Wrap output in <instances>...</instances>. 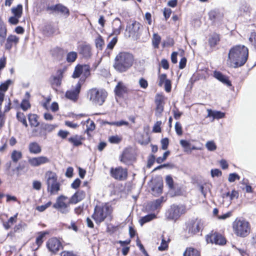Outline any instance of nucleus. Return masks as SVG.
<instances>
[{
	"label": "nucleus",
	"instance_id": "f257e3e1",
	"mask_svg": "<svg viewBox=\"0 0 256 256\" xmlns=\"http://www.w3.org/2000/svg\"><path fill=\"white\" fill-rule=\"evenodd\" d=\"M248 56V50L246 47L243 45L236 46L230 50L227 64L233 68L241 66L246 62Z\"/></svg>",
	"mask_w": 256,
	"mask_h": 256
},
{
	"label": "nucleus",
	"instance_id": "f03ea898",
	"mask_svg": "<svg viewBox=\"0 0 256 256\" xmlns=\"http://www.w3.org/2000/svg\"><path fill=\"white\" fill-rule=\"evenodd\" d=\"M133 56L127 52H120L116 56L113 64L114 68L119 72H126L133 64Z\"/></svg>",
	"mask_w": 256,
	"mask_h": 256
},
{
	"label": "nucleus",
	"instance_id": "7ed1b4c3",
	"mask_svg": "<svg viewBox=\"0 0 256 256\" xmlns=\"http://www.w3.org/2000/svg\"><path fill=\"white\" fill-rule=\"evenodd\" d=\"M232 229L236 236L245 238L250 233V225L249 222L246 220L236 218L232 222Z\"/></svg>",
	"mask_w": 256,
	"mask_h": 256
},
{
	"label": "nucleus",
	"instance_id": "20e7f679",
	"mask_svg": "<svg viewBox=\"0 0 256 256\" xmlns=\"http://www.w3.org/2000/svg\"><path fill=\"white\" fill-rule=\"evenodd\" d=\"M107 96L106 92L103 90L93 88L88 90V98L94 104L102 106Z\"/></svg>",
	"mask_w": 256,
	"mask_h": 256
},
{
	"label": "nucleus",
	"instance_id": "39448f33",
	"mask_svg": "<svg viewBox=\"0 0 256 256\" xmlns=\"http://www.w3.org/2000/svg\"><path fill=\"white\" fill-rule=\"evenodd\" d=\"M70 204H72L70 198L65 196L60 195L56 198V202L52 206L60 213L67 214L70 210Z\"/></svg>",
	"mask_w": 256,
	"mask_h": 256
},
{
	"label": "nucleus",
	"instance_id": "423d86ee",
	"mask_svg": "<svg viewBox=\"0 0 256 256\" xmlns=\"http://www.w3.org/2000/svg\"><path fill=\"white\" fill-rule=\"evenodd\" d=\"M186 208L185 206L183 205L173 204L166 211V217L168 220L176 222L180 216L185 214Z\"/></svg>",
	"mask_w": 256,
	"mask_h": 256
},
{
	"label": "nucleus",
	"instance_id": "0eeeda50",
	"mask_svg": "<svg viewBox=\"0 0 256 256\" xmlns=\"http://www.w3.org/2000/svg\"><path fill=\"white\" fill-rule=\"evenodd\" d=\"M112 212V208L108 206L105 205L103 206H96L92 218L96 223H100L103 222L108 216Z\"/></svg>",
	"mask_w": 256,
	"mask_h": 256
},
{
	"label": "nucleus",
	"instance_id": "6e6552de",
	"mask_svg": "<svg viewBox=\"0 0 256 256\" xmlns=\"http://www.w3.org/2000/svg\"><path fill=\"white\" fill-rule=\"evenodd\" d=\"M48 190L51 194H55L60 190V184L57 181V176L56 173L48 171L46 174Z\"/></svg>",
	"mask_w": 256,
	"mask_h": 256
},
{
	"label": "nucleus",
	"instance_id": "1a4fd4ad",
	"mask_svg": "<svg viewBox=\"0 0 256 256\" xmlns=\"http://www.w3.org/2000/svg\"><path fill=\"white\" fill-rule=\"evenodd\" d=\"M204 222L201 219H195L191 220L188 224L187 230L188 233L190 235H194L204 228Z\"/></svg>",
	"mask_w": 256,
	"mask_h": 256
},
{
	"label": "nucleus",
	"instance_id": "9d476101",
	"mask_svg": "<svg viewBox=\"0 0 256 256\" xmlns=\"http://www.w3.org/2000/svg\"><path fill=\"white\" fill-rule=\"evenodd\" d=\"M110 174L114 178L119 180H125L128 176L127 169L124 168L122 166L116 168H111L110 170Z\"/></svg>",
	"mask_w": 256,
	"mask_h": 256
},
{
	"label": "nucleus",
	"instance_id": "9b49d317",
	"mask_svg": "<svg viewBox=\"0 0 256 256\" xmlns=\"http://www.w3.org/2000/svg\"><path fill=\"white\" fill-rule=\"evenodd\" d=\"M82 84L78 82L74 86H72V88L68 90L65 94V96L68 100L76 102L78 98Z\"/></svg>",
	"mask_w": 256,
	"mask_h": 256
},
{
	"label": "nucleus",
	"instance_id": "f8f14e48",
	"mask_svg": "<svg viewBox=\"0 0 256 256\" xmlns=\"http://www.w3.org/2000/svg\"><path fill=\"white\" fill-rule=\"evenodd\" d=\"M206 240L208 243L219 245H224L226 243L225 238L221 234L216 232L208 234L206 237Z\"/></svg>",
	"mask_w": 256,
	"mask_h": 256
},
{
	"label": "nucleus",
	"instance_id": "ddd939ff",
	"mask_svg": "<svg viewBox=\"0 0 256 256\" xmlns=\"http://www.w3.org/2000/svg\"><path fill=\"white\" fill-rule=\"evenodd\" d=\"M46 246L53 254H56L62 247L60 241L56 238H52L46 242Z\"/></svg>",
	"mask_w": 256,
	"mask_h": 256
},
{
	"label": "nucleus",
	"instance_id": "4468645a",
	"mask_svg": "<svg viewBox=\"0 0 256 256\" xmlns=\"http://www.w3.org/2000/svg\"><path fill=\"white\" fill-rule=\"evenodd\" d=\"M155 104H156L155 116L156 117H161L164 108V97L157 94L155 99Z\"/></svg>",
	"mask_w": 256,
	"mask_h": 256
},
{
	"label": "nucleus",
	"instance_id": "2eb2a0df",
	"mask_svg": "<svg viewBox=\"0 0 256 256\" xmlns=\"http://www.w3.org/2000/svg\"><path fill=\"white\" fill-rule=\"evenodd\" d=\"M50 160L46 156H40L30 158L28 160V164L32 166L36 167L40 165L48 163Z\"/></svg>",
	"mask_w": 256,
	"mask_h": 256
},
{
	"label": "nucleus",
	"instance_id": "dca6fc26",
	"mask_svg": "<svg viewBox=\"0 0 256 256\" xmlns=\"http://www.w3.org/2000/svg\"><path fill=\"white\" fill-rule=\"evenodd\" d=\"M140 23L136 21H132V23H129L126 26V30L128 31L130 35H134L138 33L142 27Z\"/></svg>",
	"mask_w": 256,
	"mask_h": 256
},
{
	"label": "nucleus",
	"instance_id": "f3484780",
	"mask_svg": "<svg viewBox=\"0 0 256 256\" xmlns=\"http://www.w3.org/2000/svg\"><path fill=\"white\" fill-rule=\"evenodd\" d=\"M28 150L30 154H38L42 152V146L36 142H31L28 144Z\"/></svg>",
	"mask_w": 256,
	"mask_h": 256
},
{
	"label": "nucleus",
	"instance_id": "a211bd4d",
	"mask_svg": "<svg viewBox=\"0 0 256 256\" xmlns=\"http://www.w3.org/2000/svg\"><path fill=\"white\" fill-rule=\"evenodd\" d=\"M86 192L84 190H78L70 198L72 204H76L85 198Z\"/></svg>",
	"mask_w": 256,
	"mask_h": 256
},
{
	"label": "nucleus",
	"instance_id": "6ab92c4d",
	"mask_svg": "<svg viewBox=\"0 0 256 256\" xmlns=\"http://www.w3.org/2000/svg\"><path fill=\"white\" fill-rule=\"evenodd\" d=\"M163 182L162 180H158L152 188V194L157 196L161 194L162 192Z\"/></svg>",
	"mask_w": 256,
	"mask_h": 256
},
{
	"label": "nucleus",
	"instance_id": "aec40b11",
	"mask_svg": "<svg viewBox=\"0 0 256 256\" xmlns=\"http://www.w3.org/2000/svg\"><path fill=\"white\" fill-rule=\"evenodd\" d=\"M19 41V38L14 35H10L8 36L6 42L5 44V48L6 50H10L12 44H16Z\"/></svg>",
	"mask_w": 256,
	"mask_h": 256
},
{
	"label": "nucleus",
	"instance_id": "412c9836",
	"mask_svg": "<svg viewBox=\"0 0 256 256\" xmlns=\"http://www.w3.org/2000/svg\"><path fill=\"white\" fill-rule=\"evenodd\" d=\"M214 76L226 86H231V82L228 79V77L223 75L220 72L215 71L214 72Z\"/></svg>",
	"mask_w": 256,
	"mask_h": 256
},
{
	"label": "nucleus",
	"instance_id": "4be33fe9",
	"mask_svg": "<svg viewBox=\"0 0 256 256\" xmlns=\"http://www.w3.org/2000/svg\"><path fill=\"white\" fill-rule=\"evenodd\" d=\"M83 138L80 136L74 135L68 138V141L74 146H78L82 144Z\"/></svg>",
	"mask_w": 256,
	"mask_h": 256
},
{
	"label": "nucleus",
	"instance_id": "5701e85b",
	"mask_svg": "<svg viewBox=\"0 0 256 256\" xmlns=\"http://www.w3.org/2000/svg\"><path fill=\"white\" fill-rule=\"evenodd\" d=\"M126 88L122 82H118L115 88L114 92L116 96H122L126 92Z\"/></svg>",
	"mask_w": 256,
	"mask_h": 256
},
{
	"label": "nucleus",
	"instance_id": "b1692460",
	"mask_svg": "<svg viewBox=\"0 0 256 256\" xmlns=\"http://www.w3.org/2000/svg\"><path fill=\"white\" fill-rule=\"evenodd\" d=\"M80 53L84 57L88 58L91 54V48L89 45L82 44L79 48Z\"/></svg>",
	"mask_w": 256,
	"mask_h": 256
},
{
	"label": "nucleus",
	"instance_id": "393cba45",
	"mask_svg": "<svg viewBox=\"0 0 256 256\" xmlns=\"http://www.w3.org/2000/svg\"><path fill=\"white\" fill-rule=\"evenodd\" d=\"M112 26L114 34L116 35L119 34L122 29V22L119 18H116L114 20Z\"/></svg>",
	"mask_w": 256,
	"mask_h": 256
},
{
	"label": "nucleus",
	"instance_id": "a878e982",
	"mask_svg": "<svg viewBox=\"0 0 256 256\" xmlns=\"http://www.w3.org/2000/svg\"><path fill=\"white\" fill-rule=\"evenodd\" d=\"M207 117H212L213 120L214 118L220 119L224 117L225 114L220 111H213L211 110H208Z\"/></svg>",
	"mask_w": 256,
	"mask_h": 256
},
{
	"label": "nucleus",
	"instance_id": "bb28decb",
	"mask_svg": "<svg viewBox=\"0 0 256 256\" xmlns=\"http://www.w3.org/2000/svg\"><path fill=\"white\" fill-rule=\"evenodd\" d=\"M50 9L52 10L60 12L62 14H66V16L69 15V10L67 8L60 4L52 6Z\"/></svg>",
	"mask_w": 256,
	"mask_h": 256
},
{
	"label": "nucleus",
	"instance_id": "cd10ccee",
	"mask_svg": "<svg viewBox=\"0 0 256 256\" xmlns=\"http://www.w3.org/2000/svg\"><path fill=\"white\" fill-rule=\"evenodd\" d=\"M252 8L247 4H243L241 5L239 9V13L242 16L249 15L250 13Z\"/></svg>",
	"mask_w": 256,
	"mask_h": 256
},
{
	"label": "nucleus",
	"instance_id": "c85d7f7f",
	"mask_svg": "<svg viewBox=\"0 0 256 256\" xmlns=\"http://www.w3.org/2000/svg\"><path fill=\"white\" fill-rule=\"evenodd\" d=\"M22 158V152L16 150H13L10 154L12 160L14 163H16Z\"/></svg>",
	"mask_w": 256,
	"mask_h": 256
},
{
	"label": "nucleus",
	"instance_id": "c756f323",
	"mask_svg": "<svg viewBox=\"0 0 256 256\" xmlns=\"http://www.w3.org/2000/svg\"><path fill=\"white\" fill-rule=\"evenodd\" d=\"M28 119L32 127H38L39 125L38 116L36 114H30L28 115Z\"/></svg>",
	"mask_w": 256,
	"mask_h": 256
},
{
	"label": "nucleus",
	"instance_id": "7c9ffc66",
	"mask_svg": "<svg viewBox=\"0 0 256 256\" xmlns=\"http://www.w3.org/2000/svg\"><path fill=\"white\" fill-rule=\"evenodd\" d=\"M200 252L196 248L192 247L186 248L184 252L183 256H200Z\"/></svg>",
	"mask_w": 256,
	"mask_h": 256
},
{
	"label": "nucleus",
	"instance_id": "2f4dec72",
	"mask_svg": "<svg viewBox=\"0 0 256 256\" xmlns=\"http://www.w3.org/2000/svg\"><path fill=\"white\" fill-rule=\"evenodd\" d=\"M81 68L82 71V76L80 80H84L88 76H90V66L87 64L81 65Z\"/></svg>",
	"mask_w": 256,
	"mask_h": 256
},
{
	"label": "nucleus",
	"instance_id": "473e14b6",
	"mask_svg": "<svg viewBox=\"0 0 256 256\" xmlns=\"http://www.w3.org/2000/svg\"><path fill=\"white\" fill-rule=\"evenodd\" d=\"M162 242L160 245L158 247V250L160 251H163L167 250L168 248V242L170 241V239L168 238H166L162 236Z\"/></svg>",
	"mask_w": 256,
	"mask_h": 256
},
{
	"label": "nucleus",
	"instance_id": "72a5a7b5",
	"mask_svg": "<svg viewBox=\"0 0 256 256\" xmlns=\"http://www.w3.org/2000/svg\"><path fill=\"white\" fill-rule=\"evenodd\" d=\"M164 201V197H161L156 200L152 202L150 204V208L152 210H156L160 207L162 203Z\"/></svg>",
	"mask_w": 256,
	"mask_h": 256
},
{
	"label": "nucleus",
	"instance_id": "f704fd0d",
	"mask_svg": "<svg viewBox=\"0 0 256 256\" xmlns=\"http://www.w3.org/2000/svg\"><path fill=\"white\" fill-rule=\"evenodd\" d=\"M156 218V216L154 214H148L142 217L140 220V222L142 226L144 224L149 222Z\"/></svg>",
	"mask_w": 256,
	"mask_h": 256
},
{
	"label": "nucleus",
	"instance_id": "c9c22d12",
	"mask_svg": "<svg viewBox=\"0 0 256 256\" xmlns=\"http://www.w3.org/2000/svg\"><path fill=\"white\" fill-rule=\"evenodd\" d=\"M48 234L47 232H38V236L36 238V243L38 248L44 242V238L45 237L46 234Z\"/></svg>",
	"mask_w": 256,
	"mask_h": 256
},
{
	"label": "nucleus",
	"instance_id": "e433bc0d",
	"mask_svg": "<svg viewBox=\"0 0 256 256\" xmlns=\"http://www.w3.org/2000/svg\"><path fill=\"white\" fill-rule=\"evenodd\" d=\"M219 40V35L216 34H214L209 38L208 42L211 47H214L217 44Z\"/></svg>",
	"mask_w": 256,
	"mask_h": 256
},
{
	"label": "nucleus",
	"instance_id": "4c0bfd02",
	"mask_svg": "<svg viewBox=\"0 0 256 256\" xmlns=\"http://www.w3.org/2000/svg\"><path fill=\"white\" fill-rule=\"evenodd\" d=\"M12 12L14 14V16L18 18H20L22 12V6L18 4L16 7L12 8Z\"/></svg>",
	"mask_w": 256,
	"mask_h": 256
},
{
	"label": "nucleus",
	"instance_id": "58836bf2",
	"mask_svg": "<svg viewBox=\"0 0 256 256\" xmlns=\"http://www.w3.org/2000/svg\"><path fill=\"white\" fill-rule=\"evenodd\" d=\"M16 117L17 120L20 122H22L25 127H28V124L26 122V118L23 112H17Z\"/></svg>",
	"mask_w": 256,
	"mask_h": 256
},
{
	"label": "nucleus",
	"instance_id": "ea45409f",
	"mask_svg": "<svg viewBox=\"0 0 256 256\" xmlns=\"http://www.w3.org/2000/svg\"><path fill=\"white\" fill-rule=\"evenodd\" d=\"M104 123L109 124L110 126H114L118 127H120L123 126H128L129 124V123L128 122L124 120H121L120 121L118 122H105Z\"/></svg>",
	"mask_w": 256,
	"mask_h": 256
},
{
	"label": "nucleus",
	"instance_id": "a19ab883",
	"mask_svg": "<svg viewBox=\"0 0 256 256\" xmlns=\"http://www.w3.org/2000/svg\"><path fill=\"white\" fill-rule=\"evenodd\" d=\"M32 132L34 136H46V133L42 130V127L34 128L32 130Z\"/></svg>",
	"mask_w": 256,
	"mask_h": 256
},
{
	"label": "nucleus",
	"instance_id": "79ce46f5",
	"mask_svg": "<svg viewBox=\"0 0 256 256\" xmlns=\"http://www.w3.org/2000/svg\"><path fill=\"white\" fill-rule=\"evenodd\" d=\"M84 124L86 125V131L88 133L89 132L93 131L95 129V124L94 122L90 119H88L86 121Z\"/></svg>",
	"mask_w": 256,
	"mask_h": 256
},
{
	"label": "nucleus",
	"instance_id": "37998d69",
	"mask_svg": "<svg viewBox=\"0 0 256 256\" xmlns=\"http://www.w3.org/2000/svg\"><path fill=\"white\" fill-rule=\"evenodd\" d=\"M18 214L10 218L7 222H4L3 226L6 230L9 229L12 225L16 222V218Z\"/></svg>",
	"mask_w": 256,
	"mask_h": 256
},
{
	"label": "nucleus",
	"instance_id": "c03bdc74",
	"mask_svg": "<svg viewBox=\"0 0 256 256\" xmlns=\"http://www.w3.org/2000/svg\"><path fill=\"white\" fill-rule=\"evenodd\" d=\"M224 198H230V200H232L234 198H237L238 196V193L235 190H232L231 192H228L223 194Z\"/></svg>",
	"mask_w": 256,
	"mask_h": 256
},
{
	"label": "nucleus",
	"instance_id": "a18cd8bd",
	"mask_svg": "<svg viewBox=\"0 0 256 256\" xmlns=\"http://www.w3.org/2000/svg\"><path fill=\"white\" fill-rule=\"evenodd\" d=\"M77 53L74 52H70L67 54L66 61L68 62H74L77 58Z\"/></svg>",
	"mask_w": 256,
	"mask_h": 256
},
{
	"label": "nucleus",
	"instance_id": "49530a36",
	"mask_svg": "<svg viewBox=\"0 0 256 256\" xmlns=\"http://www.w3.org/2000/svg\"><path fill=\"white\" fill-rule=\"evenodd\" d=\"M161 38L157 34H154L152 37V44L155 48L158 47L159 44L160 42Z\"/></svg>",
	"mask_w": 256,
	"mask_h": 256
},
{
	"label": "nucleus",
	"instance_id": "de8ad7c7",
	"mask_svg": "<svg viewBox=\"0 0 256 256\" xmlns=\"http://www.w3.org/2000/svg\"><path fill=\"white\" fill-rule=\"evenodd\" d=\"M81 74H82L81 65L78 64L75 67L72 76L74 78H78Z\"/></svg>",
	"mask_w": 256,
	"mask_h": 256
},
{
	"label": "nucleus",
	"instance_id": "09e8293b",
	"mask_svg": "<svg viewBox=\"0 0 256 256\" xmlns=\"http://www.w3.org/2000/svg\"><path fill=\"white\" fill-rule=\"evenodd\" d=\"M95 43L96 48L102 50L104 45V41L100 36L98 35V37L96 39Z\"/></svg>",
	"mask_w": 256,
	"mask_h": 256
},
{
	"label": "nucleus",
	"instance_id": "8fccbe9b",
	"mask_svg": "<svg viewBox=\"0 0 256 256\" xmlns=\"http://www.w3.org/2000/svg\"><path fill=\"white\" fill-rule=\"evenodd\" d=\"M122 137L118 135L112 136H110L108 138L109 142L112 144H118L122 141Z\"/></svg>",
	"mask_w": 256,
	"mask_h": 256
},
{
	"label": "nucleus",
	"instance_id": "3c124183",
	"mask_svg": "<svg viewBox=\"0 0 256 256\" xmlns=\"http://www.w3.org/2000/svg\"><path fill=\"white\" fill-rule=\"evenodd\" d=\"M206 147L210 151H214L216 149V145L213 140L208 141L206 144Z\"/></svg>",
	"mask_w": 256,
	"mask_h": 256
},
{
	"label": "nucleus",
	"instance_id": "603ef678",
	"mask_svg": "<svg viewBox=\"0 0 256 256\" xmlns=\"http://www.w3.org/2000/svg\"><path fill=\"white\" fill-rule=\"evenodd\" d=\"M158 86H162L168 80L167 78V76L166 74H160L158 78Z\"/></svg>",
	"mask_w": 256,
	"mask_h": 256
},
{
	"label": "nucleus",
	"instance_id": "864d4df0",
	"mask_svg": "<svg viewBox=\"0 0 256 256\" xmlns=\"http://www.w3.org/2000/svg\"><path fill=\"white\" fill-rule=\"evenodd\" d=\"M180 144L184 148L185 152L190 150V144L188 141L182 140H180Z\"/></svg>",
	"mask_w": 256,
	"mask_h": 256
},
{
	"label": "nucleus",
	"instance_id": "5fc2aeb1",
	"mask_svg": "<svg viewBox=\"0 0 256 256\" xmlns=\"http://www.w3.org/2000/svg\"><path fill=\"white\" fill-rule=\"evenodd\" d=\"M52 204L51 202H48L46 204L38 206L36 208V210L40 212L44 211L47 208L50 207Z\"/></svg>",
	"mask_w": 256,
	"mask_h": 256
},
{
	"label": "nucleus",
	"instance_id": "6e6d98bb",
	"mask_svg": "<svg viewBox=\"0 0 256 256\" xmlns=\"http://www.w3.org/2000/svg\"><path fill=\"white\" fill-rule=\"evenodd\" d=\"M30 106V104L29 102L26 100H24L20 104V107L24 111L28 110Z\"/></svg>",
	"mask_w": 256,
	"mask_h": 256
},
{
	"label": "nucleus",
	"instance_id": "4d7b16f0",
	"mask_svg": "<svg viewBox=\"0 0 256 256\" xmlns=\"http://www.w3.org/2000/svg\"><path fill=\"white\" fill-rule=\"evenodd\" d=\"M240 176L236 173H232L229 174L228 180L230 182H234L236 180H239Z\"/></svg>",
	"mask_w": 256,
	"mask_h": 256
},
{
	"label": "nucleus",
	"instance_id": "13d9d810",
	"mask_svg": "<svg viewBox=\"0 0 256 256\" xmlns=\"http://www.w3.org/2000/svg\"><path fill=\"white\" fill-rule=\"evenodd\" d=\"M166 184L170 188H174V180L170 176H167L166 178Z\"/></svg>",
	"mask_w": 256,
	"mask_h": 256
},
{
	"label": "nucleus",
	"instance_id": "bf43d9fd",
	"mask_svg": "<svg viewBox=\"0 0 256 256\" xmlns=\"http://www.w3.org/2000/svg\"><path fill=\"white\" fill-rule=\"evenodd\" d=\"M249 41L256 48V32H252L249 38Z\"/></svg>",
	"mask_w": 256,
	"mask_h": 256
},
{
	"label": "nucleus",
	"instance_id": "052dcab7",
	"mask_svg": "<svg viewBox=\"0 0 256 256\" xmlns=\"http://www.w3.org/2000/svg\"><path fill=\"white\" fill-rule=\"evenodd\" d=\"M162 124L161 121L156 122L153 127V132H161L160 126Z\"/></svg>",
	"mask_w": 256,
	"mask_h": 256
},
{
	"label": "nucleus",
	"instance_id": "680f3d73",
	"mask_svg": "<svg viewBox=\"0 0 256 256\" xmlns=\"http://www.w3.org/2000/svg\"><path fill=\"white\" fill-rule=\"evenodd\" d=\"M169 154H170L169 151H166V152H164L163 154V156L162 157H158L157 158L156 162L158 164H160V163L166 160L167 156L169 155Z\"/></svg>",
	"mask_w": 256,
	"mask_h": 256
},
{
	"label": "nucleus",
	"instance_id": "e2e57ef3",
	"mask_svg": "<svg viewBox=\"0 0 256 256\" xmlns=\"http://www.w3.org/2000/svg\"><path fill=\"white\" fill-rule=\"evenodd\" d=\"M175 130L176 134L180 136L182 134V127L180 122H176L175 124Z\"/></svg>",
	"mask_w": 256,
	"mask_h": 256
},
{
	"label": "nucleus",
	"instance_id": "0e129e2a",
	"mask_svg": "<svg viewBox=\"0 0 256 256\" xmlns=\"http://www.w3.org/2000/svg\"><path fill=\"white\" fill-rule=\"evenodd\" d=\"M32 188L34 189L39 190L42 188V183L38 180H34L32 182Z\"/></svg>",
	"mask_w": 256,
	"mask_h": 256
},
{
	"label": "nucleus",
	"instance_id": "69168bd1",
	"mask_svg": "<svg viewBox=\"0 0 256 256\" xmlns=\"http://www.w3.org/2000/svg\"><path fill=\"white\" fill-rule=\"evenodd\" d=\"M118 41L116 38H114L107 46V48L110 50H112L114 46L116 45Z\"/></svg>",
	"mask_w": 256,
	"mask_h": 256
},
{
	"label": "nucleus",
	"instance_id": "338daca9",
	"mask_svg": "<svg viewBox=\"0 0 256 256\" xmlns=\"http://www.w3.org/2000/svg\"><path fill=\"white\" fill-rule=\"evenodd\" d=\"M42 127L44 130L48 132H51L54 129L56 126L52 124H46Z\"/></svg>",
	"mask_w": 256,
	"mask_h": 256
},
{
	"label": "nucleus",
	"instance_id": "774afa93",
	"mask_svg": "<svg viewBox=\"0 0 256 256\" xmlns=\"http://www.w3.org/2000/svg\"><path fill=\"white\" fill-rule=\"evenodd\" d=\"M162 148L164 150L167 149L168 145V140L167 138H162L161 140Z\"/></svg>",
	"mask_w": 256,
	"mask_h": 256
}]
</instances>
